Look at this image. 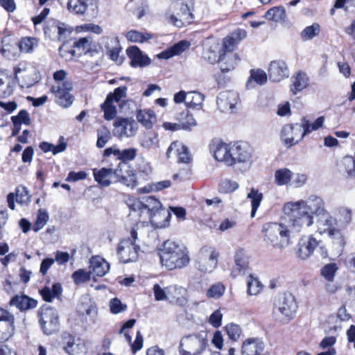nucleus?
Returning a JSON list of instances; mask_svg holds the SVG:
<instances>
[{"label": "nucleus", "instance_id": "nucleus-52", "mask_svg": "<svg viewBox=\"0 0 355 355\" xmlns=\"http://www.w3.org/2000/svg\"><path fill=\"white\" fill-rule=\"evenodd\" d=\"M286 17L285 8L283 6L273 7L265 14V17L276 22L284 20Z\"/></svg>", "mask_w": 355, "mask_h": 355}, {"label": "nucleus", "instance_id": "nucleus-34", "mask_svg": "<svg viewBox=\"0 0 355 355\" xmlns=\"http://www.w3.org/2000/svg\"><path fill=\"white\" fill-rule=\"evenodd\" d=\"M309 82V78L306 73L299 71L292 77V84L291 89L294 94L302 91L307 87Z\"/></svg>", "mask_w": 355, "mask_h": 355}, {"label": "nucleus", "instance_id": "nucleus-63", "mask_svg": "<svg viewBox=\"0 0 355 355\" xmlns=\"http://www.w3.org/2000/svg\"><path fill=\"white\" fill-rule=\"evenodd\" d=\"M239 188V184L229 179L223 180L219 185V189L223 193H231Z\"/></svg>", "mask_w": 355, "mask_h": 355}, {"label": "nucleus", "instance_id": "nucleus-64", "mask_svg": "<svg viewBox=\"0 0 355 355\" xmlns=\"http://www.w3.org/2000/svg\"><path fill=\"white\" fill-rule=\"evenodd\" d=\"M127 90L128 88L125 86L119 87L115 89L113 92L110 93L107 96H111L110 101L112 103H118L126 97Z\"/></svg>", "mask_w": 355, "mask_h": 355}, {"label": "nucleus", "instance_id": "nucleus-23", "mask_svg": "<svg viewBox=\"0 0 355 355\" xmlns=\"http://www.w3.org/2000/svg\"><path fill=\"white\" fill-rule=\"evenodd\" d=\"M249 256L244 248H239L234 254V266H233L231 275L236 277L243 275L248 268Z\"/></svg>", "mask_w": 355, "mask_h": 355}, {"label": "nucleus", "instance_id": "nucleus-27", "mask_svg": "<svg viewBox=\"0 0 355 355\" xmlns=\"http://www.w3.org/2000/svg\"><path fill=\"white\" fill-rule=\"evenodd\" d=\"M240 62L239 55L232 51H223L220 55L218 61L220 71L223 73H228L234 70Z\"/></svg>", "mask_w": 355, "mask_h": 355}, {"label": "nucleus", "instance_id": "nucleus-4", "mask_svg": "<svg viewBox=\"0 0 355 355\" xmlns=\"http://www.w3.org/2000/svg\"><path fill=\"white\" fill-rule=\"evenodd\" d=\"M126 204L131 209L130 217L139 216L144 220L149 219L154 222V218L162 208L159 200L153 196H147L140 200L135 197L130 196L126 200Z\"/></svg>", "mask_w": 355, "mask_h": 355}, {"label": "nucleus", "instance_id": "nucleus-30", "mask_svg": "<svg viewBox=\"0 0 355 355\" xmlns=\"http://www.w3.org/2000/svg\"><path fill=\"white\" fill-rule=\"evenodd\" d=\"M189 297L192 304L198 306L200 304L205 302L206 295L204 284L199 281L189 284Z\"/></svg>", "mask_w": 355, "mask_h": 355}, {"label": "nucleus", "instance_id": "nucleus-10", "mask_svg": "<svg viewBox=\"0 0 355 355\" xmlns=\"http://www.w3.org/2000/svg\"><path fill=\"white\" fill-rule=\"evenodd\" d=\"M232 157L233 166L236 163L242 164L245 169L250 168L253 162L252 148L246 142L232 144Z\"/></svg>", "mask_w": 355, "mask_h": 355}, {"label": "nucleus", "instance_id": "nucleus-42", "mask_svg": "<svg viewBox=\"0 0 355 355\" xmlns=\"http://www.w3.org/2000/svg\"><path fill=\"white\" fill-rule=\"evenodd\" d=\"M324 121L325 118L324 116L318 117L313 122H310L306 117H303L300 120L304 129V134H306V135L322 128Z\"/></svg>", "mask_w": 355, "mask_h": 355}, {"label": "nucleus", "instance_id": "nucleus-17", "mask_svg": "<svg viewBox=\"0 0 355 355\" xmlns=\"http://www.w3.org/2000/svg\"><path fill=\"white\" fill-rule=\"evenodd\" d=\"M63 350L69 355H85L87 349L86 342L80 338H75L68 333L62 336Z\"/></svg>", "mask_w": 355, "mask_h": 355}, {"label": "nucleus", "instance_id": "nucleus-20", "mask_svg": "<svg viewBox=\"0 0 355 355\" xmlns=\"http://www.w3.org/2000/svg\"><path fill=\"white\" fill-rule=\"evenodd\" d=\"M223 53L218 40L214 37L207 38L203 43V58L211 64L216 63Z\"/></svg>", "mask_w": 355, "mask_h": 355}, {"label": "nucleus", "instance_id": "nucleus-21", "mask_svg": "<svg viewBox=\"0 0 355 355\" xmlns=\"http://www.w3.org/2000/svg\"><path fill=\"white\" fill-rule=\"evenodd\" d=\"M14 315L8 311L0 309V341H7L15 331Z\"/></svg>", "mask_w": 355, "mask_h": 355}, {"label": "nucleus", "instance_id": "nucleus-57", "mask_svg": "<svg viewBox=\"0 0 355 355\" xmlns=\"http://www.w3.org/2000/svg\"><path fill=\"white\" fill-rule=\"evenodd\" d=\"M338 270V267L335 263H330L324 265L320 270V275L327 282L334 281L335 275Z\"/></svg>", "mask_w": 355, "mask_h": 355}, {"label": "nucleus", "instance_id": "nucleus-58", "mask_svg": "<svg viewBox=\"0 0 355 355\" xmlns=\"http://www.w3.org/2000/svg\"><path fill=\"white\" fill-rule=\"evenodd\" d=\"M225 332L231 340L237 341L242 334V329L236 323H229L225 327Z\"/></svg>", "mask_w": 355, "mask_h": 355}, {"label": "nucleus", "instance_id": "nucleus-51", "mask_svg": "<svg viewBox=\"0 0 355 355\" xmlns=\"http://www.w3.org/2000/svg\"><path fill=\"white\" fill-rule=\"evenodd\" d=\"M204 96L198 92H188L187 106L190 108L200 110L202 107Z\"/></svg>", "mask_w": 355, "mask_h": 355}, {"label": "nucleus", "instance_id": "nucleus-25", "mask_svg": "<svg viewBox=\"0 0 355 355\" xmlns=\"http://www.w3.org/2000/svg\"><path fill=\"white\" fill-rule=\"evenodd\" d=\"M126 53L130 60V65L133 67H144L150 64L151 60L137 46H129Z\"/></svg>", "mask_w": 355, "mask_h": 355}, {"label": "nucleus", "instance_id": "nucleus-31", "mask_svg": "<svg viewBox=\"0 0 355 355\" xmlns=\"http://www.w3.org/2000/svg\"><path fill=\"white\" fill-rule=\"evenodd\" d=\"M110 270L109 263L100 256H93L89 259V271L96 276L103 277Z\"/></svg>", "mask_w": 355, "mask_h": 355}, {"label": "nucleus", "instance_id": "nucleus-28", "mask_svg": "<svg viewBox=\"0 0 355 355\" xmlns=\"http://www.w3.org/2000/svg\"><path fill=\"white\" fill-rule=\"evenodd\" d=\"M265 345L258 338L246 339L242 345L241 352L243 355H263L265 354Z\"/></svg>", "mask_w": 355, "mask_h": 355}, {"label": "nucleus", "instance_id": "nucleus-55", "mask_svg": "<svg viewBox=\"0 0 355 355\" xmlns=\"http://www.w3.org/2000/svg\"><path fill=\"white\" fill-rule=\"evenodd\" d=\"M38 42L36 38L26 37L21 39L19 42V48L23 53H31L37 46Z\"/></svg>", "mask_w": 355, "mask_h": 355}, {"label": "nucleus", "instance_id": "nucleus-35", "mask_svg": "<svg viewBox=\"0 0 355 355\" xmlns=\"http://www.w3.org/2000/svg\"><path fill=\"white\" fill-rule=\"evenodd\" d=\"M95 180L102 187H108L112 183V179L114 178V170L112 168H102L93 171Z\"/></svg>", "mask_w": 355, "mask_h": 355}, {"label": "nucleus", "instance_id": "nucleus-18", "mask_svg": "<svg viewBox=\"0 0 355 355\" xmlns=\"http://www.w3.org/2000/svg\"><path fill=\"white\" fill-rule=\"evenodd\" d=\"M114 135L119 138L132 137L137 132V122L132 118H118L114 123Z\"/></svg>", "mask_w": 355, "mask_h": 355}, {"label": "nucleus", "instance_id": "nucleus-62", "mask_svg": "<svg viewBox=\"0 0 355 355\" xmlns=\"http://www.w3.org/2000/svg\"><path fill=\"white\" fill-rule=\"evenodd\" d=\"M72 278L76 284H80L89 281L91 278L90 271L87 272L83 269H79L72 274Z\"/></svg>", "mask_w": 355, "mask_h": 355}, {"label": "nucleus", "instance_id": "nucleus-22", "mask_svg": "<svg viewBox=\"0 0 355 355\" xmlns=\"http://www.w3.org/2000/svg\"><path fill=\"white\" fill-rule=\"evenodd\" d=\"M289 69L286 62L282 60L271 61L268 74L269 79L272 82H280L289 77Z\"/></svg>", "mask_w": 355, "mask_h": 355}, {"label": "nucleus", "instance_id": "nucleus-11", "mask_svg": "<svg viewBox=\"0 0 355 355\" xmlns=\"http://www.w3.org/2000/svg\"><path fill=\"white\" fill-rule=\"evenodd\" d=\"M219 252L213 247L205 246L200 251L198 268L203 272H212L218 265Z\"/></svg>", "mask_w": 355, "mask_h": 355}, {"label": "nucleus", "instance_id": "nucleus-24", "mask_svg": "<svg viewBox=\"0 0 355 355\" xmlns=\"http://www.w3.org/2000/svg\"><path fill=\"white\" fill-rule=\"evenodd\" d=\"M239 102V94L235 92H221L217 99L218 108L223 112L232 111Z\"/></svg>", "mask_w": 355, "mask_h": 355}, {"label": "nucleus", "instance_id": "nucleus-1", "mask_svg": "<svg viewBox=\"0 0 355 355\" xmlns=\"http://www.w3.org/2000/svg\"><path fill=\"white\" fill-rule=\"evenodd\" d=\"M283 210L291 218V227L296 232L312 227L316 216L315 233L328 236L337 248L344 247L345 238L338 228L337 220L326 209L322 198L313 195L304 200L288 202Z\"/></svg>", "mask_w": 355, "mask_h": 355}, {"label": "nucleus", "instance_id": "nucleus-12", "mask_svg": "<svg viewBox=\"0 0 355 355\" xmlns=\"http://www.w3.org/2000/svg\"><path fill=\"white\" fill-rule=\"evenodd\" d=\"M305 136L301 122L286 125L281 131V141L288 148L298 144Z\"/></svg>", "mask_w": 355, "mask_h": 355}, {"label": "nucleus", "instance_id": "nucleus-9", "mask_svg": "<svg viewBox=\"0 0 355 355\" xmlns=\"http://www.w3.org/2000/svg\"><path fill=\"white\" fill-rule=\"evenodd\" d=\"M40 324L46 335L55 332L59 327V317L55 309L50 306H43L39 311Z\"/></svg>", "mask_w": 355, "mask_h": 355}, {"label": "nucleus", "instance_id": "nucleus-19", "mask_svg": "<svg viewBox=\"0 0 355 355\" xmlns=\"http://www.w3.org/2000/svg\"><path fill=\"white\" fill-rule=\"evenodd\" d=\"M72 89L71 81L66 80L52 87V92L55 94L57 103L63 107H69L73 103V96L70 94Z\"/></svg>", "mask_w": 355, "mask_h": 355}, {"label": "nucleus", "instance_id": "nucleus-32", "mask_svg": "<svg viewBox=\"0 0 355 355\" xmlns=\"http://www.w3.org/2000/svg\"><path fill=\"white\" fill-rule=\"evenodd\" d=\"M166 155L171 157L175 155L181 162L187 163L190 160V157L187 148L181 142L174 141L168 148Z\"/></svg>", "mask_w": 355, "mask_h": 355}, {"label": "nucleus", "instance_id": "nucleus-43", "mask_svg": "<svg viewBox=\"0 0 355 355\" xmlns=\"http://www.w3.org/2000/svg\"><path fill=\"white\" fill-rule=\"evenodd\" d=\"M268 75V74L262 69H252L250 76L247 82V87L248 88L254 87V83L261 85L266 83Z\"/></svg>", "mask_w": 355, "mask_h": 355}, {"label": "nucleus", "instance_id": "nucleus-15", "mask_svg": "<svg viewBox=\"0 0 355 355\" xmlns=\"http://www.w3.org/2000/svg\"><path fill=\"white\" fill-rule=\"evenodd\" d=\"M16 79L21 87L28 88L37 82L35 69L28 64H19L14 68Z\"/></svg>", "mask_w": 355, "mask_h": 355}, {"label": "nucleus", "instance_id": "nucleus-53", "mask_svg": "<svg viewBox=\"0 0 355 355\" xmlns=\"http://www.w3.org/2000/svg\"><path fill=\"white\" fill-rule=\"evenodd\" d=\"M225 291V286L221 282H216L210 286L205 291V295L209 299H219Z\"/></svg>", "mask_w": 355, "mask_h": 355}, {"label": "nucleus", "instance_id": "nucleus-13", "mask_svg": "<svg viewBox=\"0 0 355 355\" xmlns=\"http://www.w3.org/2000/svg\"><path fill=\"white\" fill-rule=\"evenodd\" d=\"M114 182H119L123 185L134 189L137 186V174L130 165L125 162H121L114 170Z\"/></svg>", "mask_w": 355, "mask_h": 355}, {"label": "nucleus", "instance_id": "nucleus-45", "mask_svg": "<svg viewBox=\"0 0 355 355\" xmlns=\"http://www.w3.org/2000/svg\"><path fill=\"white\" fill-rule=\"evenodd\" d=\"M340 172L346 173L349 176L355 175V159L352 156H345L338 163Z\"/></svg>", "mask_w": 355, "mask_h": 355}, {"label": "nucleus", "instance_id": "nucleus-47", "mask_svg": "<svg viewBox=\"0 0 355 355\" xmlns=\"http://www.w3.org/2000/svg\"><path fill=\"white\" fill-rule=\"evenodd\" d=\"M247 198L251 202V217L253 218L263 200V194L258 189L252 188L247 195Z\"/></svg>", "mask_w": 355, "mask_h": 355}, {"label": "nucleus", "instance_id": "nucleus-8", "mask_svg": "<svg viewBox=\"0 0 355 355\" xmlns=\"http://www.w3.org/2000/svg\"><path fill=\"white\" fill-rule=\"evenodd\" d=\"M175 8L176 6L173 5L166 12V20L178 28L190 24L193 19V16L188 5L180 3L176 12L173 10Z\"/></svg>", "mask_w": 355, "mask_h": 355}, {"label": "nucleus", "instance_id": "nucleus-50", "mask_svg": "<svg viewBox=\"0 0 355 355\" xmlns=\"http://www.w3.org/2000/svg\"><path fill=\"white\" fill-rule=\"evenodd\" d=\"M111 96H107L105 102L101 105V110L104 113V118L107 121H111L116 117L117 111L114 103L110 101Z\"/></svg>", "mask_w": 355, "mask_h": 355}, {"label": "nucleus", "instance_id": "nucleus-60", "mask_svg": "<svg viewBox=\"0 0 355 355\" xmlns=\"http://www.w3.org/2000/svg\"><path fill=\"white\" fill-rule=\"evenodd\" d=\"M67 6L69 11L78 15L84 14L87 9V3L81 0H69Z\"/></svg>", "mask_w": 355, "mask_h": 355}, {"label": "nucleus", "instance_id": "nucleus-37", "mask_svg": "<svg viewBox=\"0 0 355 355\" xmlns=\"http://www.w3.org/2000/svg\"><path fill=\"white\" fill-rule=\"evenodd\" d=\"M190 46V42L186 40H182L166 51L162 52L159 57L162 59H168L175 55H178L185 51Z\"/></svg>", "mask_w": 355, "mask_h": 355}, {"label": "nucleus", "instance_id": "nucleus-38", "mask_svg": "<svg viewBox=\"0 0 355 355\" xmlns=\"http://www.w3.org/2000/svg\"><path fill=\"white\" fill-rule=\"evenodd\" d=\"M293 175V173L289 168H279L274 173V182L279 187L290 185Z\"/></svg>", "mask_w": 355, "mask_h": 355}, {"label": "nucleus", "instance_id": "nucleus-6", "mask_svg": "<svg viewBox=\"0 0 355 355\" xmlns=\"http://www.w3.org/2000/svg\"><path fill=\"white\" fill-rule=\"evenodd\" d=\"M297 304L294 295L284 293L279 297L275 304V313L279 315L280 320L288 323L293 320L296 314Z\"/></svg>", "mask_w": 355, "mask_h": 355}, {"label": "nucleus", "instance_id": "nucleus-16", "mask_svg": "<svg viewBox=\"0 0 355 355\" xmlns=\"http://www.w3.org/2000/svg\"><path fill=\"white\" fill-rule=\"evenodd\" d=\"M140 248L130 239L122 240L117 246V254L123 263L135 261L137 259Z\"/></svg>", "mask_w": 355, "mask_h": 355}, {"label": "nucleus", "instance_id": "nucleus-48", "mask_svg": "<svg viewBox=\"0 0 355 355\" xmlns=\"http://www.w3.org/2000/svg\"><path fill=\"white\" fill-rule=\"evenodd\" d=\"M13 92L9 76L4 71H0V98L10 96Z\"/></svg>", "mask_w": 355, "mask_h": 355}, {"label": "nucleus", "instance_id": "nucleus-54", "mask_svg": "<svg viewBox=\"0 0 355 355\" xmlns=\"http://www.w3.org/2000/svg\"><path fill=\"white\" fill-rule=\"evenodd\" d=\"M14 128L19 131L21 128V125L24 124L28 125L31 123V118L29 114L24 110L19 111V112L12 116L11 118Z\"/></svg>", "mask_w": 355, "mask_h": 355}, {"label": "nucleus", "instance_id": "nucleus-49", "mask_svg": "<svg viewBox=\"0 0 355 355\" xmlns=\"http://www.w3.org/2000/svg\"><path fill=\"white\" fill-rule=\"evenodd\" d=\"M140 144L147 150L157 148L159 146L158 137L155 133L148 132L142 137Z\"/></svg>", "mask_w": 355, "mask_h": 355}, {"label": "nucleus", "instance_id": "nucleus-33", "mask_svg": "<svg viewBox=\"0 0 355 355\" xmlns=\"http://www.w3.org/2000/svg\"><path fill=\"white\" fill-rule=\"evenodd\" d=\"M10 305L16 306L20 311H26L37 306V300L26 295H15L10 302Z\"/></svg>", "mask_w": 355, "mask_h": 355}, {"label": "nucleus", "instance_id": "nucleus-56", "mask_svg": "<svg viewBox=\"0 0 355 355\" xmlns=\"http://www.w3.org/2000/svg\"><path fill=\"white\" fill-rule=\"evenodd\" d=\"M110 139L111 133L107 127L102 125L97 130L96 146L98 148H103Z\"/></svg>", "mask_w": 355, "mask_h": 355}, {"label": "nucleus", "instance_id": "nucleus-3", "mask_svg": "<svg viewBox=\"0 0 355 355\" xmlns=\"http://www.w3.org/2000/svg\"><path fill=\"white\" fill-rule=\"evenodd\" d=\"M159 255L162 264L168 270L182 268L189 263L186 248L175 241H165Z\"/></svg>", "mask_w": 355, "mask_h": 355}, {"label": "nucleus", "instance_id": "nucleus-36", "mask_svg": "<svg viewBox=\"0 0 355 355\" xmlns=\"http://www.w3.org/2000/svg\"><path fill=\"white\" fill-rule=\"evenodd\" d=\"M138 122L147 129H150L157 121L154 111L151 110H139L136 115Z\"/></svg>", "mask_w": 355, "mask_h": 355}, {"label": "nucleus", "instance_id": "nucleus-7", "mask_svg": "<svg viewBox=\"0 0 355 355\" xmlns=\"http://www.w3.org/2000/svg\"><path fill=\"white\" fill-rule=\"evenodd\" d=\"M322 241L317 240L313 234L303 236L301 237L297 243L296 251L297 257L302 260H306L310 258L315 250L319 248L321 251L322 257L324 258L327 256V252L325 248L320 246Z\"/></svg>", "mask_w": 355, "mask_h": 355}, {"label": "nucleus", "instance_id": "nucleus-14", "mask_svg": "<svg viewBox=\"0 0 355 355\" xmlns=\"http://www.w3.org/2000/svg\"><path fill=\"white\" fill-rule=\"evenodd\" d=\"M232 145L220 140L212 141L209 144V150L214 157L218 162L227 166H233L232 157Z\"/></svg>", "mask_w": 355, "mask_h": 355}, {"label": "nucleus", "instance_id": "nucleus-40", "mask_svg": "<svg viewBox=\"0 0 355 355\" xmlns=\"http://www.w3.org/2000/svg\"><path fill=\"white\" fill-rule=\"evenodd\" d=\"M62 292V288L59 283L54 284L51 288L44 287L40 291L43 300L47 302H51L55 298H58Z\"/></svg>", "mask_w": 355, "mask_h": 355}, {"label": "nucleus", "instance_id": "nucleus-41", "mask_svg": "<svg viewBox=\"0 0 355 355\" xmlns=\"http://www.w3.org/2000/svg\"><path fill=\"white\" fill-rule=\"evenodd\" d=\"M168 300L176 302L179 304H184L186 300L183 297L186 293V289L177 285H171L167 287Z\"/></svg>", "mask_w": 355, "mask_h": 355}, {"label": "nucleus", "instance_id": "nucleus-61", "mask_svg": "<svg viewBox=\"0 0 355 355\" xmlns=\"http://www.w3.org/2000/svg\"><path fill=\"white\" fill-rule=\"evenodd\" d=\"M320 26L317 23L313 24L311 26L306 27L302 32L301 36L303 40H311L319 34Z\"/></svg>", "mask_w": 355, "mask_h": 355}, {"label": "nucleus", "instance_id": "nucleus-44", "mask_svg": "<svg viewBox=\"0 0 355 355\" xmlns=\"http://www.w3.org/2000/svg\"><path fill=\"white\" fill-rule=\"evenodd\" d=\"M125 37L130 42L144 43L152 39L153 35L148 32L131 30L125 33Z\"/></svg>", "mask_w": 355, "mask_h": 355}, {"label": "nucleus", "instance_id": "nucleus-5", "mask_svg": "<svg viewBox=\"0 0 355 355\" xmlns=\"http://www.w3.org/2000/svg\"><path fill=\"white\" fill-rule=\"evenodd\" d=\"M178 349L180 355H208L211 351L204 332L183 337Z\"/></svg>", "mask_w": 355, "mask_h": 355}, {"label": "nucleus", "instance_id": "nucleus-39", "mask_svg": "<svg viewBox=\"0 0 355 355\" xmlns=\"http://www.w3.org/2000/svg\"><path fill=\"white\" fill-rule=\"evenodd\" d=\"M175 119L178 121L181 129L190 130L197 125V121L188 110L176 114Z\"/></svg>", "mask_w": 355, "mask_h": 355}, {"label": "nucleus", "instance_id": "nucleus-26", "mask_svg": "<svg viewBox=\"0 0 355 355\" xmlns=\"http://www.w3.org/2000/svg\"><path fill=\"white\" fill-rule=\"evenodd\" d=\"M31 195L26 187L18 186L15 193H10L7 196V202L10 209H15V199L21 205H28L31 202Z\"/></svg>", "mask_w": 355, "mask_h": 355}, {"label": "nucleus", "instance_id": "nucleus-59", "mask_svg": "<svg viewBox=\"0 0 355 355\" xmlns=\"http://www.w3.org/2000/svg\"><path fill=\"white\" fill-rule=\"evenodd\" d=\"M49 218V214L45 209H39L37 215V218L33 226V230H34V232H37L42 230L47 223Z\"/></svg>", "mask_w": 355, "mask_h": 355}, {"label": "nucleus", "instance_id": "nucleus-2", "mask_svg": "<svg viewBox=\"0 0 355 355\" xmlns=\"http://www.w3.org/2000/svg\"><path fill=\"white\" fill-rule=\"evenodd\" d=\"M288 225L283 223L269 222L263 225L261 233L263 241L269 246L276 249H282L288 245L291 233H297L291 227V218L282 209Z\"/></svg>", "mask_w": 355, "mask_h": 355}, {"label": "nucleus", "instance_id": "nucleus-29", "mask_svg": "<svg viewBox=\"0 0 355 355\" xmlns=\"http://www.w3.org/2000/svg\"><path fill=\"white\" fill-rule=\"evenodd\" d=\"M246 35V31L243 29H238L232 32L223 39L222 51L234 52V48L242 40L245 38Z\"/></svg>", "mask_w": 355, "mask_h": 355}, {"label": "nucleus", "instance_id": "nucleus-46", "mask_svg": "<svg viewBox=\"0 0 355 355\" xmlns=\"http://www.w3.org/2000/svg\"><path fill=\"white\" fill-rule=\"evenodd\" d=\"M247 293L249 295H257L263 290V284L259 278L253 275H250L246 278Z\"/></svg>", "mask_w": 355, "mask_h": 355}]
</instances>
